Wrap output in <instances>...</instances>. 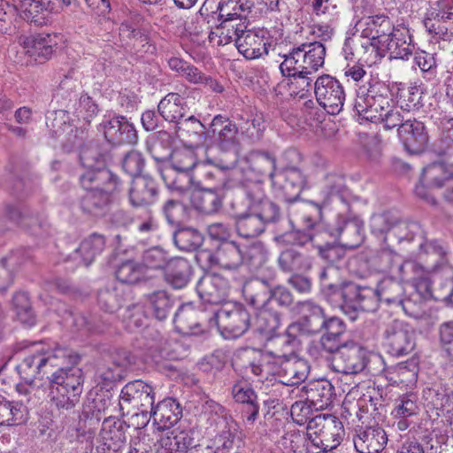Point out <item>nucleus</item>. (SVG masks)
<instances>
[{
	"mask_svg": "<svg viewBox=\"0 0 453 453\" xmlns=\"http://www.w3.org/2000/svg\"><path fill=\"white\" fill-rule=\"evenodd\" d=\"M79 356L58 342H35L17 366L23 380L16 386L27 404H35L39 388L34 380L46 377L50 382V403L60 412L70 411L80 403L83 390V373L75 365Z\"/></svg>",
	"mask_w": 453,
	"mask_h": 453,
	"instance_id": "1",
	"label": "nucleus"
},
{
	"mask_svg": "<svg viewBox=\"0 0 453 453\" xmlns=\"http://www.w3.org/2000/svg\"><path fill=\"white\" fill-rule=\"evenodd\" d=\"M80 182L86 191L79 201L82 212L95 217L104 216L113 203L114 195L120 189L119 178L110 170L85 172L80 176Z\"/></svg>",
	"mask_w": 453,
	"mask_h": 453,
	"instance_id": "2",
	"label": "nucleus"
},
{
	"mask_svg": "<svg viewBox=\"0 0 453 453\" xmlns=\"http://www.w3.org/2000/svg\"><path fill=\"white\" fill-rule=\"evenodd\" d=\"M292 217L289 223L294 226L295 221H301L308 228V231L293 228L278 237L282 242L291 245L303 246L308 242L317 248L319 252L327 250L332 247L330 239H336L335 233L326 230H316L315 234L310 233V228L315 226L318 219L321 218V207L313 202H303L291 207Z\"/></svg>",
	"mask_w": 453,
	"mask_h": 453,
	"instance_id": "3",
	"label": "nucleus"
},
{
	"mask_svg": "<svg viewBox=\"0 0 453 453\" xmlns=\"http://www.w3.org/2000/svg\"><path fill=\"white\" fill-rule=\"evenodd\" d=\"M280 56L283 58L280 64L282 76L314 74L324 65L326 48L320 42L302 43Z\"/></svg>",
	"mask_w": 453,
	"mask_h": 453,
	"instance_id": "4",
	"label": "nucleus"
},
{
	"mask_svg": "<svg viewBox=\"0 0 453 453\" xmlns=\"http://www.w3.org/2000/svg\"><path fill=\"white\" fill-rule=\"evenodd\" d=\"M273 278V273H271L266 279L256 277L244 283L242 293L252 309L266 311L273 310L274 304L288 307L292 303L290 292L284 288H276L272 291Z\"/></svg>",
	"mask_w": 453,
	"mask_h": 453,
	"instance_id": "5",
	"label": "nucleus"
},
{
	"mask_svg": "<svg viewBox=\"0 0 453 453\" xmlns=\"http://www.w3.org/2000/svg\"><path fill=\"white\" fill-rule=\"evenodd\" d=\"M380 292L353 282H344L328 296L332 308L349 311H374L380 300Z\"/></svg>",
	"mask_w": 453,
	"mask_h": 453,
	"instance_id": "6",
	"label": "nucleus"
},
{
	"mask_svg": "<svg viewBox=\"0 0 453 453\" xmlns=\"http://www.w3.org/2000/svg\"><path fill=\"white\" fill-rule=\"evenodd\" d=\"M206 138L211 139L212 144L220 151L233 152L234 154V160L230 164L217 165L222 170L233 168L236 161L237 151L240 145L236 124L227 117L220 114L216 115L206 129Z\"/></svg>",
	"mask_w": 453,
	"mask_h": 453,
	"instance_id": "7",
	"label": "nucleus"
},
{
	"mask_svg": "<svg viewBox=\"0 0 453 453\" xmlns=\"http://www.w3.org/2000/svg\"><path fill=\"white\" fill-rule=\"evenodd\" d=\"M154 404V388L142 380H134L127 383L120 391V408L123 410L125 407H132L139 411L140 413L135 412V415L142 417L143 424L150 421V412Z\"/></svg>",
	"mask_w": 453,
	"mask_h": 453,
	"instance_id": "8",
	"label": "nucleus"
},
{
	"mask_svg": "<svg viewBox=\"0 0 453 453\" xmlns=\"http://www.w3.org/2000/svg\"><path fill=\"white\" fill-rule=\"evenodd\" d=\"M333 353L332 367L337 372L357 374L364 371L368 362L367 350L354 342L328 349Z\"/></svg>",
	"mask_w": 453,
	"mask_h": 453,
	"instance_id": "9",
	"label": "nucleus"
},
{
	"mask_svg": "<svg viewBox=\"0 0 453 453\" xmlns=\"http://www.w3.org/2000/svg\"><path fill=\"white\" fill-rule=\"evenodd\" d=\"M424 26L429 34L439 39L453 38V0H438L431 7Z\"/></svg>",
	"mask_w": 453,
	"mask_h": 453,
	"instance_id": "10",
	"label": "nucleus"
},
{
	"mask_svg": "<svg viewBox=\"0 0 453 453\" xmlns=\"http://www.w3.org/2000/svg\"><path fill=\"white\" fill-rule=\"evenodd\" d=\"M313 89L316 100L327 113L335 115L342 110L345 91L335 78L328 74L319 76L314 82Z\"/></svg>",
	"mask_w": 453,
	"mask_h": 453,
	"instance_id": "11",
	"label": "nucleus"
},
{
	"mask_svg": "<svg viewBox=\"0 0 453 453\" xmlns=\"http://www.w3.org/2000/svg\"><path fill=\"white\" fill-rule=\"evenodd\" d=\"M276 159L265 152H255L240 161L238 171L242 174L243 180L250 182L260 183L268 177L272 183L277 173Z\"/></svg>",
	"mask_w": 453,
	"mask_h": 453,
	"instance_id": "12",
	"label": "nucleus"
},
{
	"mask_svg": "<svg viewBox=\"0 0 453 453\" xmlns=\"http://www.w3.org/2000/svg\"><path fill=\"white\" fill-rule=\"evenodd\" d=\"M384 337L388 352L395 357L411 353L416 345L414 329L402 320L395 319L388 323Z\"/></svg>",
	"mask_w": 453,
	"mask_h": 453,
	"instance_id": "13",
	"label": "nucleus"
},
{
	"mask_svg": "<svg viewBox=\"0 0 453 453\" xmlns=\"http://www.w3.org/2000/svg\"><path fill=\"white\" fill-rule=\"evenodd\" d=\"M397 276L401 282L410 284L421 298L429 299L434 296L430 273L416 261L405 260L399 265Z\"/></svg>",
	"mask_w": 453,
	"mask_h": 453,
	"instance_id": "14",
	"label": "nucleus"
},
{
	"mask_svg": "<svg viewBox=\"0 0 453 453\" xmlns=\"http://www.w3.org/2000/svg\"><path fill=\"white\" fill-rule=\"evenodd\" d=\"M275 375L281 378L286 385H298L305 380L309 374L308 363L296 356L275 353Z\"/></svg>",
	"mask_w": 453,
	"mask_h": 453,
	"instance_id": "15",
	"label": "nucleus"
},
{
	"mask_svg": "<svg viewBox=\"0 0 453 453\" xmlns=\"http://www.w3.org/2000/svg\"><path fill=\"white\" fill-rule=\"evenodd\" d=\"M392 100L388 96V88L380 82L371 84L366 89L359 88L354 102L355 111H363L367 107L376 109L383 115L392 105Z\"/></svg>",
	"mask_w": 453,
	"mask_h": 453,
	"instance_id": "16",
	"label": "nucleus"
},
{
	"mask_svg": "<svg viewBox=\"0 0 453 453\" xmlns=\"http://www.w3.org/2000/svg\"><path fill=\"white\" fill-rule=\"evenodd\" d=\"M236 41L238 51L247 59H256L268 53V32L263 28L248 27Z\"/></svg>",
	"mask_w": 453,
	"mask_h": 453,
	"instance_id": "17",
	"label": "nucleus"
},
{
	"mask_svg": "<svg viewBox=\"0 0 453 453\" xmlns=\"http://www.w3.org/2000/svg\"><path fill=\"white\" fill-rule=\"evenodd\" d=\"M57 34L39 33L27 36H20L19 43L25 52L35 60L44 61L51 58L58 44Z\"/></svg>",
	"mask_w": 453,
	"mask_h": 453,
	"instance_id": "18",
	"label": "nucleus"
},
{
	"mask_svg": "<svg viewBox=\"0 0 453 453\" xmlns=\"http://www.w3.org/2000/svg\"><path fill=\"white\" fill-rule=\"evenodd\" d=\"M101 126L105 139L113 145H131L137 142L134 126L124 116L119 115L104 120Z\"/></svg>",
	"mask_w": 453,
	"mask_h": 453,
	"instance_id": "19",
	"label": "nucleus"
},
{
	"mask_svg": "<svg viewBox=\"0 0 453 453\" xmlns=\"http://www.w3.org/2000/svg\"><path fill=\"white\" fill-rule=\"evenodd\" d=\"M126 426L123 422L107 418L102 424L100 444L97 453H120L127 440Z\"/></svg>",
	"mask_w": 453,
	"mask_h": 453,
	"instance_id": "20",
	"label": "nucleus"
},
{
	"mask_svg": "<svg viewBox=\"0 0 453 453\" xmlns=\"http://www.w3.org/2000/svg\"><path fill=\"white\" fill-rule=\"evenodd\" d=\"M357 27L362 37L380 45L386 43L395 27L390 19L384 14L365 17L357 22Z\"/></svg>",
	"mask_w": 453,
	"mask_h": 453,
	"instance_id": "21",
	"label": "nucleus"
},
{
	"mask_svg": "<svg viewBox=\"0 0 453 453\" xmlns=\"http://www.w3.org/2000/svg\"><path fill=\"white\" fill-rule=\"evenodd\" d=\"M398 137L410 154L423 152L428 143V135L424 124L414 118L407 120V123L402 127Z\"/></svg>",
	"mask_w": 453,
	"mask_h": 453,
	"instance_id": "22",
	"label": "nucleus"
},
{
	"mask_svg": "<svg viewBox=\"0 0 453 453\" xmlns=\"http://www.w3.org/2000/svg\"><path fill=\"white\" fill-rule=\"evenodd\" d=\"M221 22L219 25L212 28L208 35L211 43L217 46H224L232 42L236 43L240 34L249 26V22L240 19H231L227 17L219 18Z\"/></svg>",
	"mask_w": 453,
	"mask_h": 453,
	"instance_id": "23",
	"label": "nucleus"
},
{
	"mask_svg": "<svg viewBox=\"0 0 453 453\" xmlns=\"http://www.w3.org/2000/svg\"><path fill=\"white\" fill-rule=\"evenodd\" d=\"M354 447L359 453H379L388 442V435L379 426L357 430L353 438Z\"/></svg>",
	"mask_w": 453,
	"mask_h": 453,
	"instance_id": "24",
	"label": "nucleus"
},
{
	"mask_svg": "<svg viewBox=\"0 0 453 453\" xmlns=\"http://www.w3.org/2000/svg\"><path fill=\"white\" fill-rule=\"evenodd\" d=\"M382 50L388 52L391 58L408 59L413 54L415 46L408 27L398 25L383 43Z\"/></svg>",
	"mask_w": 453,
	"mask_h": 453,
	"instance_id": "25",
	"label": "nucleus"
},
{
	"mask_svg": "<svg viewBox=\"0 0 453 453\" xmlns=\"http://www.w3.org/2000/svg\"><path fill=\"white\" fill-rule=\"evenodd\" d=\"M336 418L334 416L318 414L307 423V434L309 440L317 447H321L323 449L328 448L332 449L334 446L329 445V437L333 435L329 433L332 427H335Z\"/></svg>",
	"mask_w": 453,
	"mask_h": 453,
	"instance_id": "26",
	"label": "nucleus"
},
{
	"mask_svg": "<svg viewBox=\"0 0 453 453\" xmlns=\"http://www.w3.org/2000/svg\"><path fill=\"white\" fill-rule=\"evenodd\" d=\"M221 184L213 187H203L198 182L200 189L192 196L193 206L202 213L212 214L222 207L224 190Z\"/></svg>",
	"mask_w": 453,
	"mask_h": 453,
	"instance_id": "27",
	"label": "nucleus"
},
{
	"mask_svg": "<svg viewBox=\"0 0 453 453\" xmlns=\"http://www.w3.org/2000/svg\"><path fill=\"white\" fill-rule=\"evenodd\" d=\"M303 389L306 400L316 411L325 410L333 403L335 395L334 387L326 379H319L307 383Z\"/></svg>",
	"mask_w": 453,
	"mask_h": 453,
	"instance_id": "28",
	"label": "nucleus"
},
{
	"mask_svg": "<svg viewBox=\"0 0 453 453\" xmlns=\"http://www.w3.org/2000/svg\"><path fill=\"white\" fill-rule=\"evenodd\" d=\"M257 192L248 191L249 209L260 219L263 225L277 222L281 218V211L278 204L264 197L259 187H256Z\"/></svg>",
	"mask_w": 453,
	"mask_h": 453,
	"instance_id": "29",
	"label": "nucleus"
},
{
	"mask_svg": "<svg viewBox=\"0 0 453 453\" xmlns=\"http://www.w3.org/2000/svg\"><path fill=\"white\" fill-rule=\"evenodd\" d=\"M157 196L156 181L148 175L134 178L129 190V201L134 207L148 206L155 203Z\"/></svg>",
	"mask_w": 453,
	"mask_h": 453,
	"instance_id": "30",
	"label": "nucleus"
},
{
	"mask_svg": "<svg viewBox=\"0 0 453 453\" xmlns=\"http://www.w3.org/2000/svg\"><path fill=\"white\" fill-rule=\"evenodd\" d=\"M198 434L194 430H174L171 436L162 440V444L169 453H194V450L200 452L203 443H199Z\"/></svg>",
	"mask_w": 453,
	"mask_h": 453,
	"instance_id": "31",
	"label": "nucleus"
},
{
	"mask_svg": "<svg viewBox=\"0 0 453 453\" xmlns=\"http://www.w3.org/2000/svg\"><path fill=\"white\" fill-rule=\"evenodd\" d=\"M220 334L226 339L237 338L249 328V313H214Z\"/></svg>",
	"mask_w": 453,
	"mask_h": 453,
	"instance_id": "32",
	"label": "nucleus"
},
{
	"mask_svg": "<svg viewBox=\"0 0 453 453\" xmlns=\"http://www.w3.org/2000/svg\"><path fill=\"white\" fill-rule=\"evenodd\" d=\"M182 411L179 403L173 398H165L157 404H154L150 412V419L160 424L163 427L168 428L174 426L181 418Z\"/></svg>",
	"mask_w": 453,
	"mask_h": 453,
	"instance_id": "33",
	"label": "nucleus"
},
{
	"mask_svg": "<svg viewBox=\"0 0 453 453\" xmlns=\"http://www.w3.org/2000/svg\"><path fill=\"white\" fill-rule=\"evenodd\" d=\"M224 280L216 274L203 276L196 284L200 299L206 303L219 304L225 295Z\"/></svg>",
	"mask_w": 453,
	"mask_h": 453,
	"instance_id": "34",
	"label": "nucleus"
},
{
	"mask_svg": "<svg viewBox=\"0 0 453 453\" xmlns=\"http://www.w3.org/2000/svg\"><path fill=\"white\" fill-rule=\"evenodd\" d=\"M157 111L165 121L176 124L187 115L188 109L184 97L178 93H169L160 100Z\"/></svg>",
	"mask_w": 453,
	"mask_h": 453,
	"instance_id": "35",
	"label": "nucleus"
},
{
	"mask_svg": "<svg viewBox=\"0 0 453 453\" xmlns=\"http://www.w3.org/2000/svg\"><path fill=\"white\" fill-rule=\"evenodd\" d=\"M363 221L358 218H353L343 221L342 226H338L335 237L339 243L346 249L358 247L364 239Z\"/></svg>",
	"mask_w": 453,
	"mask_h": 453,
	"instance_id": "36",
	"label": "nucleus"
},
{
	"mask_svg": "<svg viewBox=\"0 0 453 453\" xmlns=\"http://www.w3.org/2000/svg\"><path fill=\"white\" fill-rule=\"evenodd\" d=\"M191 265L187 259L171 258L164 271L165 281L174 288H182L189 281Z\"/></svg>",
	"mask_w": 453,
	"mask_h": 453,
	"instance_id": "37",
	"label": "nucleus"
},
{
	"mask_svg": "<svg viewBox=\"0 0 453 453\" xmlns=\"http://www.w3.org/2000/svg\"><path fill=\"white\" fill-rule=\"evenodd\" d=\"M236 436V425L234 422L226 423L225 428L208 443L194 453H230L234 449Z\"/></svg>",
	"mask_w": 453,
	"mask_h": 453,
	"instance_id": "38",
	"label": "nucleus"
},
{
	"mask_svg": "<svg viewBox=\"0 0 453 453\" xmlns=\"http://www.w3.org/2000/svg\"><path fill=\"white\" fill-rule=\"evenodd\" d=\"M105 247V238L102 234H92L85 238L76 249L74 259L80 257L78 263L81 265L88 266L100 255Z\"/></svg>",
	"mask_w": 453,
	"mask_h": 453,
	"instance_id": "39",
	"label": "nucleus"
},
{
	"mask_svg": "<svg viewBox=\"0 0 453 453\" xmlns=\"http://www.w3.org/2000/svg\"><path fill=\"white\" fill-rule=\"evenodd\" d=\"M27 406L22 402L9 401L0 395V426L19 425L27 420Z\"/></svg>",
	"mask_w": 453,
	"mask_h": 453,
	"instance_id": "40",
	"label": "nucleus"
},
{
	"mask_svg": "<svg viewBox=\"0 0 453 453\" xmlns=\"http://www.w3.org/2000/svg\"><path fill=\"white\" fill-rule=\"evenodd\" d=\"M210 257L219 266L229 270L238 268L243 262L242 252L233 242L222 243Z\"/></svg>",
	"mask_w": 453,
	"mask_h": 453,
	"instance_id": "41",
	"label": "nucleus"
},
{
	"mask_svg": "<svg viewBox=\"0 0 453 453\" xmlns=\"http://www.w3.org/2000/svg\"><path fill=\"white\" fill-rule=\"evenodd\" d=\"M424 237V229L415 221H396L392 225L389 234L385 236V241L396 239L398 243L403 242H413Z\"/></svg>",
	"mask_w": 453,
	"mask_h": 453,
	"instance_id": "42",
	"label": "nucleus"
},
{
	"mask_svg": "<svg viewBox=\"0 0 453 453\" xmlns=\"http://www.w3.org/2000/svg\"><path fill=\"white\" fill-rule=\"evenodd\" d=\"M173 169L166 170L161 173L162 179L169 188L182 189L183 187L175 180L172 182L167 178L173 173V170L180 173H187L196 165L194 154L189 150L175 151L172 156Z\"/></svg>",
	"mask_w": 453,
	"mask_h": 453,
	"instance_id": "43",
	"label": "nucleus"
},
{
	"mask_svg": "<svg viewBox=\"0 0 453 453\" xmlns=\"http://www.w3.org/2000/svg\"><path fill=\"white\" fill-rule=\"evenodd\" d=\"M453 177V166H448L444 163L435 162L423 169L421 180L428 188L446 187L448 180Z\"/></svg>",
	"mask_w": 453,
	"mask_h": 453,
	"instance_id": "44",
	"label": "nucleus"
},
{
	"mask_svg": "<svg viewBox=\"0 0 453 453\" xmlns=\"http://www.w3.org/2000/svg\"><path fill=\"white\" fill-rule=\"evenodd\" d=\"M279 444L286 453H307L312 451V448L317 449L304 433L296 429L286 431Z\"/></svg>",
	"mask_w": 453,
	"mask_h": 453,
	"instance_id": "45",
	"label": "nucleus"
},
{
	"mask_svg": "<svg viewBox=\"0 0 453 453\" xmlns=\"http://www.w3.org/2000/svg\"><path fill=\"white\" fill-rule=\"evenodd\" d=\"M434 281H440V288L434 294V298L441 300L447 306L453 309V267L443 266L439 272L433 275Z\"/></svg>",
	"mask_w": 453,
	"mask_h": 453,
	"instance_id": "46",
	"label": "nucleus"
},
{
	"mask_svg": "<svg viewBox=\"0 0 453 453\" xmlns=\"http://www.w3.org/2000/svg\"><path fill=\"white\" fill-rule=\"evenodd\" d=\"M80 160L86 172L97 173L108 170L105 167L106 156L96 143H89L81 148Z\"/></svg>",
	"mask_w": 453,
	"mask_h": 453,
	"instance_id": "47",
	"label": "nucleus"
},
{
	"mask_svg": "<svg viewBox=\"0 0 453 453\" xmlns=\"http://www.w3.org/2000/svg\"><path fill=\"white\" fill-rule=\"evenodd\" d=\"M280 325L278 313H249V328L271 338Z\"/></svg>",
	"mask_w": 453,
	"mask_h": 453,
	"instance_id": "48",
	"label": "nucleus"
},
{
	"mask_svg": "<svg viewBox=\"0 0 453 453\" xmlns=\"http://www.w3.org/2000/svg\"><path fill=\"white\" fill-rule=\"evenodd\" d=\"M175 131L180 136L194 138L196 143H202L206 139V130L203 124L194 115H186L175 124Z\"/></svg>",
	"mask_w": 453,
	"mask_h": 453,
	"instance_id": "49",
	"label": "nucleus"
},
{
	"mask_svg": "<svg viewBox=\"0 0 453 453\" xmlns=\"http://www.w3.org/2000/svg\"><path fill=\"white\" fill-rule=\"evenodd\" d=\"M278 264L280 268L287 273L306 270L311 266L309 258L293 248L287 249L280 254Z\"/></svg>",
	"mask_w": 453,
	"mask_h": 453,
	"instance_id": "50",
	"label": "nucleus"
},
{
	"mask_svg": "<svg viewBox=\"0 0 453 453\" xmlns=\"http://www.w3.org/2000/svg\"><path fill=\"white\" fill-rule=\"evenodd\" d=\"M15 7L23 19L36 26H43L49 20V14L40 6L37 1L20 0Z\"/></svg>",
	"mask_w": 453,
	"mask_h": 453,
	"instance_id": "51",
	"label": "nucleus"
},
{
	"mask_svg": "<svg viewBox=\"0 0 453 453\" xmlns=\"http://www.w3.org/2000/svg\"><path fill=\"white\" fill-rule=\"evenodd\" d=\"M119 35L123 45L137 52L142 51L146 46L150 47L148 37L129 23L120 25Z\"/></svg>",
	"mask_w": 453,
	"mask_h": 453,
	"instance_id": "52",
	"label": "nucleus"
},
{
	"mask_svg": "<svg viewBox=\"0 0 453 453\" xmlns=\"http://www.w3.org/2000/svg\"><path fill=\"white\" fill-rule=\"evenodd\" d=\"M253 4L249 0H221L219 4V17L241 19L247 20V15L250 12Z\"/></svg>",
	"mask_w": 453,
	"mask_h": 453,
	"instance_id": "53",
	"label": "nucleus"
},
{
	"mask_svg": "<svg viewBox=\"0 0 453 453\" xmlns=\"http://www.w3.org/2000/svg\"><path fill=\"white\" fill-rule=\"evenodd\" d=\"M264 230L263 222L251 211L247 214L239 216L236 219V231L240 236L244 238L257 237Z\"/></svg>",
	"mask_w": 453,
	"mask_h": 453,
	"instance_id": "54",
	"label": "nucleus"
},
{
	"mask_svg": "<svg viewBox=\"0 0 453 453\" xmlns=\"http://www.w3.org/2000/svg\"><path fill=\"white\" fill-rule=\"evenodd\" d=\"M115 275L122 283L134 284L143 278L144 269L138 262L127 260L118 265Z\"/></svg>",
	"mask_w": 453,
	"mask_h": 453,
	"instance_id": "55",
	"label": "nucleus"
},
{
	"mask_svg": "<svg viewBox=\"0 0 453 453\" xmlns=\"http://www.w3.org/2000/svg\"><path fill=\"white\" fill-rule=\"evenodd\" d=\"M322 193L327 200L339 197L343 201L347 194L344 178L335 173L326 174L323 182Z\"/></svg>",
	"mask_w": 453,
	"mask_h": 453,
	"instance_id": "56",
	"label": "nucleus"
},
{
	"mask_svg": "<svg viewBox=\"0 0 453 453\" xmlns=\"http://www.w3.org/2000/svg\"><path fill=\"white\" fill-rule=\"evenodd\" d=\"M173 241L180 250L189 251L201 246L203 236L194 228H183L174 234Z\"/></svg>",
	"mask_w": 453,
	"mask_h": 453,
	"instance_id": "57",
	"label": "nucleus"
},
{
	"mask_svg": "<svg viewBox=\"0 0 453 453\" xmlns=\"http://www.w3.org/2000/svg\"><path fill=\"white\" fill-rule=\"evenodd\" d=\"M243 256L245 262L252 270L262 269L268 258V251L265 246L261 242H254L247 247Z\"/></svg>",
	"mask_w": 453,
	"mask_h": 453,
	"instance_id": "58",
	"label": "nucleus"
},
{
	"mask_svg": "<svg viewBox=\"0 0 453 453\" xmlns=\"http://www.w3.org/2000/svg\"><path fill=\"white\" fill-rule=\"evenodd\" d=\"M380 124L387 130H391L397 127V133L402 129V127L407 123V120H411V113L408 111H403L392 105L383 113Z\"/></svg>",
	"mask_w": 453,
	"mask_h": 453,
	"instance_id": "59",
	"label": "nucleus"
},
{
	"mask_svg": "<svg viewBox=\"0 0 453 453\" xmlns=\"http://www.w3.org/2000/svg\"><path fill=\"white\" fill-rule=\"evenodd\" d=\"M171 258L168 257L167 253L158 247H153L142 254L143 269L150 268L153 270L165 271Z\"/></svg>",
	"mask_w": 453,
	"mask_h": 453,
	"instance_id": "60",
	"label": "nucleus"
},
{
	"mask_svg": "<svg viewBox=\"0 0 453 453\" xmlns=\"http://www.w3.org/2000/svg\"><path fill=\"white\" fill-rule=\"evenodd\" d=\"M417 256L420 259L431 257V260L435 264L440 261L444 256L443 248L435 241H428L424 232V237L421 240H417Z\"/></svg>",
	"mask_w": 453,
	"mask_h": 453,
	"instance_id": "61",
	"label": "nucleus"
},
{
	"mask_svg": "<svg viewBox=\"0 0 453 453\" xmlns=\"http://www.w3.org/2000/svg\"><path fill=\"white\" fill-rule=\"evenodd\" d=\"M177 301L164 290L155 291L145 296V303L148 309L154 311H165L173 309Z\"/></svg>",
	"mask_w": 453,
	"mask_h": 453,
	"instance_id": "62",
	"label": "nucleus"
},
{
	"mask_svg": "<svg viewBox=\"0 0 453 453\" xmlns=\"http://www.w3.org/2000/svg\"><path fill=\"white\" fill-rule=\"evenodd\" d=\"M416 395L410 393L401 395L395 403L392 414L395 418H409L418 413Z\"/></svg>",
	"mask_w": 453,
	"mask_h": 453,
	"instance_id": "63",
	"label": "nucleus"
},
{
	"mask_svg": "<svg viewBox=\"0 0 453 453\" xmlns=\"http://www.w3.org/2000/svg\"><path fill=\"white\" fill-rule=\"evenodd\" d=\"M324 323V313H310L303 318V322L290 325L289 329H297L304 334H318L323 330Z\"/></svg>",
	"mask_w": 453,
	"mask_h": 453,
	"instance_id": "64",
	"label": "nucleus"
}]
</instances>
